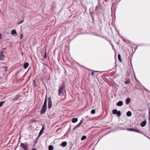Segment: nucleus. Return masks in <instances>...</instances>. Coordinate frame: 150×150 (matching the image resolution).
<instances>
[{
  "instance_id": "1",
  "label": "nucleus",
  "mask_w": 150,
  "mask_h": 150,
  "mask_svg": "<svg viewBox=\"0 0 150 150\" xmlns=\"http://www.w3.org/2000/svg\"><path fill=\"white\" fill-rule=\"evenodd\" d=\"M47 99L46 98L45 99L44 104L40 111V113L41 114H43L46 112L47 108Z\"/></svg>"
},
{
  "instance_id": "2",
  "label": "nucleus",
  "mask_w": 150,
  "mask_h": 150,
  "mask_svg": "<svg viewBox=\"0 0 150 150\" xmlns=\"http://www.w3.org/2000/svg\"><path fill=\"white\" fill-rule=\"evenodd\" d=\"M20 146L21 147L20 150H28V146L27 144L21 143Z\"/></svg>"
},
{
  "instance_id": "3",
  "label": "nucleus",
  "mask_w": 150,
  "mask_h": 150,
  "mask_svg": "<svg viewBox=\"0 0 150 150\" xmlns=\"http://www.w3.org/2000/svg\"><path fill=\"white\" fill-rule=\"evenodd\" d=\"M63 89L64 87L63 86H60L59 87V95L60 96L61 95L63 94Z\"/></svg>"
},
{
  "instance_id": "4",
  "label": "nucleus",
  "mask_w": 150,
  "mask_h": 150,
  "mask_svg": "<svg viewBox=\"0 0 150 150\" xmlns=\"http://www.w3.org/2000/svg\"><path fill=\"white\" fill-rule=\"evenodd\" d=\"M48 108L49 109H51L52 106V103L51 100V98L50 97L48 98Z\"/></svg>"
},
{
  "instance_id": "5",
  "label": "nucleus",
  "mask_w": 150,
  "mask_h": 150,
  "mask_svg": "<svg viewBox=\"0 0 150 150\" xmlns=\"http://www.w3.org/2000/svg\"><path fill=\"white\" fill-rule=\"evenodd\" d=\"M127 129L128 131H134V132H137L138 133H142V132H140L138 130H136L134 129H133L128 128V129Z\"/></svg>"
},
{
  "instance_id": "6",
  "label": "nucleus",
  "mask_w": 150,
  "mask_h": 150,
  "mask_svg": "<svg viewBox=\"0 0 150 150\" xmlns=\"http://www.w3.org/2000/svg\"><path fill=\"white\" fill-rule=\"evenodd\" d=\"M44 126H43L42 129H41L40 130V132H39V135H38V137H39V136H40V135H41V134H42V133H43V131L44 130Z\"/></svg>"
},
{
  "instance_id": "7",
  "label": "nucleus",
  "mask_w": 150,
  "mask_h": 150,
  "mask_svg": "<svg viewBox=\"0 0 150 150\" xmlns=\"http://www.w3.org/2000/svg\"><path fill=\"white\" fill-rule=\"evenodd\" d=\"M123 102L122 101H119L116 104L117 105L119 106H121L123 105Z\"/></svg>"
},
{
  "instance_id": "8",
  "label": "nucleus",
  "mask_w": 150,
  "mask_h": 150,
  "mask_svg": "<svg viewBox=\"0 0 150 150\" xmlns=\"http://www.w3.org/2000/svg\"><path fill=\"white\" fill-rule=\"evenodd\" d=\"M4 57V55L3 54V52H0V59L3 60Z\"/></svg>"
},
{
  "instance_id": "9",
  "label": "nucleus",
  "mask_w": 150,
  "mask_h": 150,
  "mask_svg": "<svg viewBox=\"0 0 150 150\" xmlns=\"http://www.w3.org/2000/svg\"><path fill=\"white\" fill-rule=\"evenodd\" d=\"M131 101V99L129 98H127L126 100V104L127 105L129 104Z\"/></svg>"
},
{
  "instance_id": "10",
  "label": "nucleus",
  "mask_w": 150,
  "mask_h": 150,
  "mask_svg": "<svg viewBox=\"0 0 150 150\" xmlns=\"http://www.w3.org/2000/svg\"><path fill=\"white\" fill-rule=\"evenodd\" d=\"M67 142H63L60 144V145L63 147L66 146H67Z\"/></svg>"
},
{
  "instance_id": "11",
  "label": "nucleus",
  "mask_w": 150,
  "mask_h": 150,
  "mask_svg": "<svg viewBox=\"0 0 150 150\" xmlns=\"http://www.w3.org/2000/svg\"><path fill=\"white\" fill-rule=\"evenodd\" d=\"M146 120H144L142 122L141 126L142 127H144L146 125Z\"/></svg>"
},
{
  "instance_id": "12",
  "label": "nucleus",
  "mask_w": 150,
  "mask_h": 150,
  "mask_svg": "<svg viewBox=\"0 0 150 150\" xmlns=\"http://www.w3.org/2000/svg\"><path fill=\"white\" fill-rule=\"evenodd\" d=\"M28 63L27 62L25 63L23 65V68L25 69H26L28 67Z\"/></svg>"
},
{
  "instance_id": "13",
  "label": "nucleus",
  "mask_w": 150,
  "mask_h": 150,
  "mask_svg": "<svg viewBox=\"0 0 150 150\" xmlns=\"http://www.w3.org/2000/svg\"><path fill=\"white\" fill-rule=\"evenodd\" d=\"M1 68L3 69V70L5 71H6L8 69V67L6 66H3Z\"/></svg>"
},
{
  "instance_id": "14",
  "label": "nucleus",
  "mask_w": 150,
  "mask_h": 150,
  "mask_svg": "<svg viewBox=\"0 0 150 150\" xmlns=\"http://www.w3.org/2000/svg\"><path fill=\"white\" fill-rule=\"evenodd\" d=\"M78 120L77 118H74L72 119V122L75 123Z\"/></svg>"
},
{
  "instance_id": "15",
  "label": "nucleus",
  "mask_w": 150,
  "mask_h": 150,
  "mask_svg": "<svg viewBox=\"0 0 150 150\" xmlns=\"http://www.w3.org/2000/svg\"><path fill=\"white\" fill-rule=\"evenodd\" d=\"M132 115V112L130 111H128L127 113V115L128 117H130Z\"/></svg>"
},
{
  "instance_id": "16",
  "label": "nucleus",
  "mask_w": 150,
  "mask_h": 150,
  "mask_svg": "<svg viewBox=\"0 0 150 150\" xmlns=\"http://www.w3.org/2000/svg\"><path fill=\"white\" fill-rule=\"evenodd\" d=\"M11 33L12 35H14L16 33V32L15 29H13L11 31Z\"/></svg>"
},
{
  "instance_id": "17",
  "label": "nucleus",
  "mask_w": 150,
  "mask_h": 150,
  "mask_svg": "<svg viewBox=\"0 0 150 150\" xmlns=\"http://www.w3.org/2000/svg\"><path fill=\"white\" fill-rule=\"evenodd\" d=\"M118 59H119V61L120 62H122V60L121 59V55L120 54H119L118 55Z\"/></svg>"
},
{
  "instance_id": "18",
  "label": "nucleus",
  "mask_w": 150,
  "mask_h": 150,
  "mask_svg": "<svg viewBox=\"0 0 150 150\" xmlns=\"http://www.w3.org/2000/svg\"><path fill=\"white\" fill-rule=\"evenodd\" d=\"M116 114H117V115L118 116H120L121 115V112L120 111H117Z\"/></svg>"
},
{
  "instance_id": "19",
  "label": "nucleus",
  "mask_w": 150,
  "mask_h": 150,
  "mask_svg": "<svg viewBox=\"0 0 150 150\" xmlns=\"http://www.w3.org/2000/svg\"><path fill=\"white\" fill-rule=\"evenodd\" d=\"M83 122V120H81L80 122L77 125L78 127H79L82 124Z\"/></svg>"
},
{
  "instance_id": "20",
  "label": "nucleus",
  "mask_w": 150,
  "mask_h": 150,
  "mask_svg": "<svg viewBox=\"0 0 150 150\" xmlns=\"http://www.w3.org/2000/svg\"><path fill=\"white\" fill-rule=\"evenodd\" d=\"M83 122V120H81L80 122L77 125L78 127H79L82 124Z\"/></svg>"
},
{
  "instance_id": "21",
  "label": "nucleus",
  "mask_w": 150,
  "mask_h": 150,
  "mask_svg": "<svg viewBox=\"0 0 150 150\" xmlns=\"http://www.w3.org/2000/svg\"><path fill=\"white\" fill-rule=\"evenodd\" d=\"M53 147L52 145H49V150H53Z\"/></svg>"
},
{
  "instance_id": "22",
  "label": "nucleus",
  "mask_w": 150,
  "mask_h": 150,
  "mask_svg": "<svg viewBox=\"0 0 150 150\" xmlns=\"http://www.w3.org/2000/svg\"><path fill=\"white\" fill-rule=\"evenodd\" d=\"M117 111L116 109H115L113 110L112 112L113 114L115 115L117 113Z\"/></svg>"
},
{
  "instance_id": "23",
  "label": "nucleus",
  "mask_w": 150,
  "mask_h": 150,
  "mask_svg": "<svg viewBox=\"0 0 150 150\" xmlns=\"http://www.w3.org/2000/svg\"><path fill=\"white\" fill-rule=\"evenodd\" d=\"M86 138V136H83L81 138V140L83 141Z\"/></svg>"
},
{
  "instance_id": "24",
  "label": "nucleus",
  "mask_w": 150,
  "mask_h": 150,
  "mask_svg": "<svg viewBox=\"0 0 150 150\" xmlns=\"http://www.w3.org/2000/svg\"><path fill=\"white\" fill-rule=\"evenodd\" d=\"M96 112V110L94 109L92 110L91 111V113L92 114H94Z\"/></svg>"
},
{
  "instance_id": "25",
  "label": "nucleus",
  "mask_w": 150,
  "mask_h": 150,
  "mask_svg": "<svg viewBox=\"0 0 150 150\" xmlns=\"http://www.w3.org/2000/svg\"><path fill=\"white\" fill-rule=\"evenodd\" d=\"M18 97L17 95H16V97L15 98L13 99V100L14 101L18 99Z\"/></svg>"
},
{
  "instance_id": "26",
  "label": "nucleus",
  "mask_w": 150,
  "mask_h": 150,
  "mask_svg": "<svg viewBox=\"0 0 150 150\" xmlns=\"http://www.w3.org/2000/svg\"><path fill=\"white\" fill-rule=\"evenodd\" d=\"M5 102V101H2L0 102V107H1L3 105V104Z\"/></svg>"
},
{
  "instance_id": "27",
  "label": "nucleus",
  "mask_w": 150,
  "mask_h": 150,
  "mask_svg": "<svg viewBox=\"0 0 150 150\" xmlns=\"http://www.w3.org/2000/svg\"><path fill=\"white\" fill-rule=\"evenodd\" d=\"M98 71H93L91 73V75L92 76H93L95 74L94 72H98Z\"/></svg>"
},
{
  "instance_id": "28",
  "label": "nucleus",
  "mask_w": 150,
  "mask_h": 150,
  "mask_svg": "<svg viewBox=\"0 0 150 150\" xmlns=\"http://www.w3.org/2000/svg\"><path fill=\"white\" fill-rule=\"evenodd\" d=\"M45 56L44 57L45 59H46L47 58V52L45 50Z\"/></svg>"
},
{
  "instance_id": "29",
  "label": "nucleus",
  "mask_w": 150,
  "mask_h": 150,
  "mask_svg": "<svg viewBox=\"0 0 150 150\" xmlns=\"http://www.w3.org/2000/svg\"><path fill=\"white\" fill-rule=\"evenodd\" d=\"M23 20H21L18 23V24H21L22 23H23Z\"/></svg>"
},
{
  "instance_id": "30",
  "label": "nucleus",
  "mask_w": 150,
  "mask_h": 150,
  "mask_svg": "<svg viewBox=\"0 0 150 150\" xmlns=\"http://www.w3.org/2000/svg\"><path fill=\"white\" fill-rule=\"evenodd\" d=\"M78 128V127H77V126L76 125V126L74 127V128H73V129L74 130H75L77 128Z\"/></svg>"
},
{
  "instance_id": "31",
  "label": "nucleus",
  "mask_w": 150,
  "mask_h": 150,
  "mask_svg": "<svg viewBox=\"0 0 150 150\" xmlns=\"http://www.w3.org/2000/svg\"><path fill=\"white\" fill-rule=\"evenodd\" d=\"M78 128V127H77V126L76 125V126L74 127V128H73V129L74 130H75L77 128Z\"/></svg>"
},
{
  "instance_id": "32",
  "label": "nucleus",
  "mask_w": 150,
  "mask_h": 150,
  "mask_svg": "<svg viewBox=\"0 0 150 150\" xmlns=\"http://www.w3.org/2000/svg\"><path fill=\"white\" fill-rule=\"evenodd\" d=\"M78 128V127H77V126L76 125V126L74 127V128H73V129L74 130H75L77 128Z\"/></svg>"
},
{
  "instance_id": "33",
  "label": "nucleus",
  "mask_w": 150,
  "mask_h": 150,
  "mask_svg": "<svg viewBox=\"0 0 150 150\" xmlns=\"http://www.w3.org/2000/svg\"><path fill=\"white\" fill-rule=\"evenodd\" d=\"M78 128V127H77V126L76 125V126L74 127V128H73V129L74 130H75L77 128Z\"/></svg>"
},
{
  "instance_id": "34",
  "label": "nucleus",
  "mask_w": 150,
  "mask_h": 150,
  "mask_svg": "<svg viewBox=\"0 0 150 150\" xmlns=\"http://www.w3.org/2000/svg\"><path fill=\"white\" fill-rule=\"evenodd\" d=\"M23 36L22 34H21V35H20V39H22V38H23Z\"/></svg>"
},
{
  "instance_id": "35",
  "label": "nucleus",
  "mask_w": 150,
  "mask_h": 150,
  "mask_svg": "<svg viewBox=\"0 0 150 150\" xmlns=\"http://www.w3.org/2000/svg\"><path fill=\"white\" fill-rule=\"evenodd\" d=\"M129 83V81H126L125 82V83L126 84H128Z\"/></svg>"
},
{
  "instance_id": "36",
  "label": "nucleus",
  "mask_w": 150,
  "mask_h": 150,
  "mask_svg": "<svg viewBox=\"0 0 150 150\" xmlns=\"http://www.w3.org/2000/svg\"><path fill=\"white\" fill-rule=\"evenodd\" d=\"M89 116H86L85 117V118H88L89 117Z\"/></svg>"
},
{
  "instance_id": "37",
  "label": "nucleus",
  "mask_w": 150,
  "mask_h": 150,
  "mask_svg": "<svg viewBox=\"0 0 150 150\" xmlns=\"http://www.w3.org/2000/svg\"><path fill=\"white\" fill-rule=\"evenodd\" d=\"M1 34L0 33V39H1Z\"/></svg>"
},
{
  "instance_id": "38",
  "label": "nucleus",
  "mask_w": 150,
  "mask_h": 150,
  "mask_svg": "<svg viewBox=\"0 0 150 150\" xmlns=\"http://www.w3.org/2000/svg\"><path fill=\"white\" fill-rule=\"evenodd\" d=\"M31 150H36L35 149H32Z\"/></svg>"
},
{
  "instance_id": "39",
  "label": "nucleus",
  "mask_w": 150,
  "mask_h": 150,
  "mask_svg": "<svg viewBox=\"0 0 150 150\" xmlns=\"http://www.w3.org/2000/svg\"><path fill=\"white\" fill-rule=\"evenodd\" d=\"M98 7L97 6H96V9Z\"/></svg>"
}]
</instances>
